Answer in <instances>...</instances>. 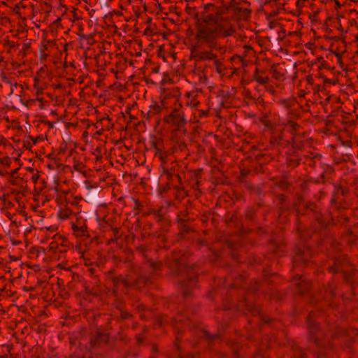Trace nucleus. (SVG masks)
<instances>
[{
    "mask_svg": "<svg viewBox=\"0 0 358 358\" xmlns=\"http://www.w3.org/2000/svg\"><path fill=\"white\" fill-rule=\"evenodd\" d=\"M234 32L235 27L227 17L219 13L208 14L197 23L192 53L202 59H211L215 57L213 50L219 48L218 39Z\"/></svg>",
    "mask_w": 358,
    "mask_h": 358,
    "instance_id": "nucleus-1",
    "label": "nucleus"
},
{
    "mask_svg": "<svg viewBox=\"0 0 358 358\" xmlns=\"http://www.w3.org/2000/svg\"><path fill=\"white\" fill-rule=\"evenodd\" d=\"M188 255L185 252L173 250L165 259L164 264L170 273L178 275L177 285L182 297L185 299L195 296V290L198 288V273L194 267L187 266Z\"/></svg>",
    "mask_w": 358,
    "mask_h": 358,
    "instance_id": "nucleus-2",
    "label": "nucleus"
},
{
    "mask_svg": "<svg viewBox=\"0 0 358 358\" xmlns=\"http://www.w3.org/2000/svg\"><path fill=\"white\" fill-rule=\"evenodd\" d=\"M327 226L322 227L320 232L313 229L312 225H298L297 232L301 239L307 241L311 239L319 247L324 246L328 251L329 266L332 264L331 258L336 256L346 255L340 254L342 252V247L339 242L336 241L328 232Z\"/></svg>",
    "mask_w": 358,
    "mask_h": 358,
    "instance_id": "nucleus-3",
    "label": "nucleus"
},
{
    "mask_svg": "<svg viewBox=\"0 0 358 358\" xmlns=\"http://www.w3.org/2000/svg\"><path fill=\"white\" fill-rule=\"evenodd\" d=\"M332 264L327 268L331 274H340L343 285L350 287L352 295H356L358 287V269L348 255L331 258Z\"/></svg>",
    "mask_w": 358,
    "mask_h": 358,
    "instance_id": "nucleus-4",
    "label": "nucleus"
},
{
    "mask_svg": "<svg viewBox=\"0 0 358 358\" xmlns=\"http://www.w3.org/2000/svg\"><path fill=\"white\" fill-rule=\"evenodd\" d=\"M89 344L95 358H110L115 348V339H110L109 334L99 332L90 337Z\"/></svg>",
    "mask_w": 358,
    "mask_h": 358,
    "instance_id": "nucleus-5",
    "label": "nucleus"
},
{
    "mask_svg": "<svg viewBox=\"0 0 358 358\" xmlns=\"http://www.w3.org/2000/svg\"><path fill=\"white\" fill-rule=\"evenodd\" d=\"M322 311H323L322 307L316 308L315 310H311L306 317L308 341L313 343L317 348H320L322 344L321 339L322 332L315 319L321 314Z\"/></svg>",
    "mask_w": 358,
    "mask_h": 358,
    "instance_id": "nucleus-6",
    "label": "nucleus"
},
{
    "mask_svg": "<svg viewBox=\"0 0 358 358\" xmlns=\"http://www.w3.org/2000/svg\"><path fill=\"white\" fill-rule=\"evenodd\" d=\"M159 324H170L173 327L176 334V341L174 342V347L178 351L182 350L180 343L182 338V334L185 328L189 325V320L183 315H178L176 317H169L167 315H161L159 318Z\"/></svg>",
    "mask_w": 358,
    "mask_h": 358,
    "instance_id": "nucleus-7",
    "label": "nucleus"
},
{
    "mask_svg": "<svg viewBox=\"0 0 358 358\" xmlns=\"http://www.w3.org/2000/svg\"><path fill=\"white\" fill-rule=\"evenodd\" d=\"M170 103H174L175 107L170 114L164 117V121L172 127L180 129L185 125L187 122L185 115L180 110V108H181L182 106L180 103H177L178 100L176 98H171Z\"/></svg>",
    "mask_w": 358,
    "mask_h": 358,
    "instance_id": "nucleus-8",
    "label": "nucleus"
},
{
    "mask_svg": "<svg viewBox=\"0 0 358 358\" xmlns=\"http://www.w3.org/2000/svg\"><path fill=\"white\" fill-rule=\"evenodd\" d=\"M336 285L334 280L327 282L319 289L318 298L324 301L326 306L334 308L336 305L334 303V299L336 296Z\"/></svg>",
    "mask_w": 358,
    "mask_h": 358,
    "instance_id": "nucleus-9",
    "label": "nucleus"
},
{
    "mask_svg": "<svg viewBox=\"0 0 358 358\" xmlns=\"http://www.w3.org/2000/svg\"><path fill=\"white\" fill-rule=\"evenodd\" d=\"M238 308H243L250 313L252 315H259L262 322L266 324H272L275 320L268 316L261 314L262 307L257 304L249 303L246 299L238 303Z\"/></svg>",
    "mask_w": 358,
    "mask_h": 358,
    "instance_id": "nucleus-10",
    "label": "nucleus"
},
{
    "mask_svg": "<svg viewBox=\"0 0 358 358\" xmlns=\"http://www.w3.org/2000/svg\"><path fill=\"white\" fill-rule=\"evenodd\" d=\"M295 256L293 259L294 266H308L310 259L312 256L310 247L308 245L296 246L294 248Z\"/></svg>",
    "mask_w": 358,
    "mask_h": 358,
    "instance_id": "nucleus-11",
    "label": "nucleus"
},
{
    "mask_svg": "<svg viewBox=\"0 0 358 358\" xmlns=\"http://www.w3.org/2000/svg\"><path fill=\"white\" fill-rule=\"evenodd\" d=\"M243 234L233 235L226 240V245L230 250V254L232 259L239 262V252L238 248L243 245Z\"/></svg>",
    "mask_w": 358,
    "mask_h": 358,
    "instance_id": "nucleus-12",
    "label": "nucleus"
},
{
    "mask_svg": "<svg viewBox=\"0 0 358 358\" xmlns=\"http://www.w3.org/2000/svg\"><path fill=\"white\" fill-rule=\"evenodd\" d=\"M248 275L246 273L241 274H229L224 280V286L227 287L231 288H241L243 287L245 281L247 279Z\"/></svg>",
    "mask_w": 358,
    "mask_h": 358,
    "instance_id": "nucleus-13",
    "label": "nucleus"
},
{
    "mask_svg": "<svg viewBox=\"0 0 358 358\" xmlns=\"http://www.w3.org/2000/svg\"><path fill=\"white\" fill-rule=\"evenodd\" d=\"M347 193V189L342 187L338 186L335 187L331 203L336 207L345 208L346 206L343 204V197Z\"/></svg>",
    "mask_w": 358,
    "mask_h": 358,
    "instance_id": "nucleus-14",
    "label": "nucleus"
},
{
    "mask_svg": "<svg viewBox=\"0 0 358 358\" xmlns=\"http://www.w3.org/2000/svg\"><path fill=\"white\" fill-rule=\"evenodd\" d=\"M109 278L113 282L115 292H116V289H118L120 285H124L126 289H129L132 287V282L129 280L128 275H112Z\"/></svg>",
    "mask_w": 358,
    "mask_h": 358,
    "instance_id": "nucleus-15",
    "label": "nucleus"
},
{
    "mask_svg": "<svg viewBox=\"0 0 358 358\" xmlns=\"http://www.w3.org/2000/svg\"><path fill=\"white\" fill-rule=\"evenodd\" d=\"M271 244L273 248H271V250H272L273 254L281 256L282 254L285 252V244L282 235L278 236H273L271 238Z\"/></svg>",
    "mask_w": 358,
    "mask_h": 358,
    "instance_id": "nucleus-16",
    "label": "nucleus"
},
{
    "mask_svg": "<svg viewBox=\"0 0 358 358\" xmlns=\"http://www.w3.org/2000/svg\"><path fill=\"white\" fill-rule=\"evenodd\" d=\"M52 238L54 239V241L50 243L48 247L49 251L57 252V250L59 249V241H60V239H62V241L60 243V245L62 247H68L69 245V242L67 238L62 235L56 234L52 236Z\"/></svg>",
    "mask_w": 358,
    "mask_h": 358,
    "instance_id": "nucleus-17",
    "label": "nucleus"
},
{
    "mask_svg": "<svg viewBox=\"0 0 358 358\" xmlns=\"http://www.w3.org/2000/svg\"><path fill=\"white\" fill-rule=\"evenodd\" d=\"M73 234L81 239V241H86L91 237V235L87 230V225H71Z\"/></svg>",
    "mask_w": 358,
    "mask_h": 358,
    "instance_id": "nucleus-18",
    "label": "nucleus"
},
{
    "mask_svg": "<svg viewBox=\"0 0 358 358\" xmlns=\"http://www.w3.org/2000/svg\"><path fill=\"white\" fill-rule=\"evenodd\" d=\"M170 100L164 98L160 104L157 103H154L150 106V109L148 110V115H154L159 114L162 112L163 108H167L168 104L169 103Z\"/></svg>",
    "mask_w": 358,
    "mask_h": 358,
    "instance_id": "nucleus-19",
    "label": "nucleus"
},
{
    "mask_svg": "<svg viewBox=\"0 0 358 358\" xmlns=\"http://www.w3.org/2000/svg\"><path fill=\"white\" fill-rule=\"evenodd\" d=\"M198 93L195 91L188 92L186 94V104L191 108L196 107L200 101L197 99Z\"/></svg>",
    "mask_w": 358,
    "mask_h": 358,
    "instance_id": "nucleus-20",
    "label": "nucleus"
},
{
    "mask_svg": "<svg viewBox=\"0 0 358 358\" xmlns=\"http://www.w3.org/2000/svg\"><path fill=\"white\" fill-rule=\"evenodd\" d=\"M310 288V283L308 281L301 280L296 283V292L298 294H304L308 292Z\"/></svg>",
    "mask_w": 358,
    "mask_h": 358,
    "instance_id": "nucleus-21",
    "label": "nucleus"
},
{
    "mask_svg": "<svg viewBox=\"0 0 358 358\" xmlns=\"http://www.w3.org/2000/svg\"><path fill=\"white\" fill-rule=\"evenodd\" d=\"M292 350L294 351L293 358H307L308 355L306 350L301 348L296 344L292 346Z\"/></svg>",
    "mask_w": 358,
    "mask_h": 358,
    "instance_id": "nucleus-22",
    "label": "nucleus"
},
{
    "mask_svg": "<svg viewBox=\"0 0 358 358\" xmlns=\"http://www.w3.org/2000/svg\"><path fill=\"white\" fill-rule=\"evenodd\" d=\"M358 235L353 234L352 231L349 230L348 233L343 236V238L345 240L346 243L352 247L355 245L357 241Z\"/></svg>",
    "mask_w": 358,
    "mask_h": 358,
    "instance_id": "nucleus-23",
    "label": "nucleus"
},
{
    "mask_svg": "<svg viewBox=\"0 0 358 358\" xmlns=\"http://www.w3.org/2000/svg\"><path fill=\"white\" fill-rule=\"evenodd\" d=\"M144 264L152 269V271H160L162 268V263L160 261L156 260V261H152L150 259H147Z\"/></svg>",
    "mask_w": 358,
    "mask_h": 358,
    "instance_id": "nucleus-24",
    "label": "nucleus"
},
{
    "mask_svg": "<svg viewBox=\"0 0 358 358\" xmlns=\"http://www.w3.org/2000/svg\"><path fill=\"white\" fill-rule=\"evenodd\" d=\"M202 333H203V336L206 337V338L207 339V341L209 342H212V343L221 339V338L222 336V335L219 332L215 333V334H210L207 330H203L202 331Z\"/></svg>",
    "mask_w": 358,
    "mask_h": 358,
    "instance_id": "nucleus-25",
    "label": "nucleus"
},
{
    "mask_svg": "<svg viewBox=\"0 0 358 358\" xmlns=\"http://www.w3.org/2000/svg\"><path fill=\"white\" fill-rule=\"evenodd\" d=\"M111 230L113 231V233L114 234V238H110L108 241V243L116 241L117 239L120 238L124 234V231L122 229V227H111Z\"/></svg>",
    "mask_w": 358,
    "mask_h": 358,
    "instance_id": "nucleus-26",
    "label": "nucleus"
},
{
    "mask_svg": "<svg viewBox=\"0 0 358 358\" xmlns=\"http://www.w3.org/2000/svg\"><path fill=\"white\" fill-rule=\"evenodd\" d=\"M285 294L278 290H274L269 294V301H280L284 298Z\"/></svg>",
    "mask_w": 358,
    "mask_h": 358,
    "instance_id": "nucleus-27",
    "label": "nucleus"
},
{
    "mask_svg": "<svg viewBox=\"0 0 358 358\" xmlns=\"http://www.w3.org/2000/svg\"><path fill=\"white\" fill-rule=\"evenodd\" d=\"M133 315L129 312L126 308L121 310L119 311V316L117 317V321H122L125 320H130L133 318Z\"/></svg>",
    "mask_w": 358,
    "mask_h": 358,
    "instance_id": "nucleus-28",
    "label": "nucleus"
},
{
    "mask_svg": "<svg viewBox=\"0 0 358 358\" xmlns=\"http://www.w3.org/2000/svg\"><path fill=\"white\" fill-rule=\"evenodd\" d=\"M194 230L192 229V227L189 225L184 224L182 225V229H181V231L179 233L178 236L180 238H188L187 235L191 232H193Z\"/></svg>",
    "mask_w": 358,
    "mask_h": 358,
    "instance_id": "nucleus-29",
    "label": "nucleus"
},
{
    "mask_svg": "<svg viewBox=\"0 0 358 358\" xmlns=\"http://www.w3.org/2000/svg\"><path fill=\"white\" fill-rule=\"evenodd\" d=\"M110 339H115V341L119 340L125 344H127L129 342V338L127 336V335L123 334L122 331H119L116 334L114 338H110Z\"/></svg>",
    "mask_w": 358,
    "mask_h": 358,
    "instance_id": "nucleus-30",
    "label": "nucleus"
},
{
    "mask_svg": "<svg viewBox=\"0 0 358 358\" xmlns=\"http://www.w3.org/2000/svg\"><path fill=\"white\" fill-rule=\"evenodd\" d=\"M132 282V287H135L136 288H141L143 287L146 283V279L143 276L138 277L134 281Z\"/></svg>",
    "mask_w": 358,
    "mask_h": 358,
    "instance_id": "nucleus-31",
    "label": "nucleus"
},
{
    "mask_svg": "<svg viewBox=\"0 0 358 358\" xmlns=\"http://www.w3.org/2000/svg\"><path fill=\"white\" fill-rule=\"evenodd\" d=\"M71 215L69 209H60L58 212V217L60 221L66 220Z\"/></svg>",
    "mask_w": 358,
    "mask_h": 358,
    "instance_id": "nucleus-32",
    "label": "nucleus"
},
{
    "mask_svg": "<svg viewBox=\"0 0 358 358\" xmlns=\"http://www.w3.org/2000/svg\"><path fill=\"white\" fill-rule=\"evenodd\" d=\"M259 288L260 283L255 279L250 282L249 286L248 287V290L252 292H257V290L259 289Z\"/></svg>",
    "mask_w": 358,
    "mask_h": 358,
    "instance_id": "nucleus-33",
    "label": "nucleus"
},
{
    "mask_svg": "<svg viewBox=\"0 0 358 358\" xmlns=\"http://www.w3.org/2000/svg\"><path fill=\"white\" fill-rule=\"evenodd\" d=\"M241 348V346L239 343H235L231 345V349L234 355V358H240L239 352Z\"/></svg>",
    "mask_w": 358,
    "mask_h": 358,
    "instance_id": "nucleus-34",
    "label": "nucleus"
},
{
    "mask_svg": "<svg viewBox=\"0 0 358 358\" xmlns=\"http://www.w3.org/2000/svg\"><path fill=\"white\" fill-rule=\"evenodd\" d=\"M29 252L33 255H36V256H38L39 253H45V249L42 247H33L30 249Z\"/></svg>",
    "mask_w": 358,
    "mask_h": 358,
    "instance_id": "nucleus-35",
    "label": "nucleus"
},
{
    "mask_svg": "<svg viewBox=\"0 0 358 358\" xmlns=\"http://www.w3.org/2000/svg\"><path fill=\"white\" fill-rule=\"evenodd\" d=\"M114 308L118 310V312L121 310L126 308V305L124 302L122 300L117 299L114 302Z\"/></svg>",
    "mask_w": 358,
    "mask_h": 358,
    "instance_id": "nucleus-36",
    "label": "nucleus"
},
{
    "mask_svg": "<svg viewBox=\"0 0 358 358\" xmlns=\"http://www.w3.org/2000/svg\"><path fill=\"white\" fill-rule=\"evenodd\" d=\"M57 230V225H50L49 227H41L40 229V231L41 232H48V231H50V232H54L55 231Z\"/></svg>",
    "mask_w": 358,
    "mask_h": 358,
    "instance_id": "nucleus-37",
    "label": "nucleus"
},
{
    "mask_svg": "<svg viewBox=\"0 0 358 358\" xmlns=\"http://www.w3.org/2000/svg\"><path fill=\"white\" fill-rule=\"evenodd\" d=\"M315 358H330L329 355L324 350H320L315 354Z\"/></svg>",
    "mask_w": 358,
    "mask_h": 358,
    "instance_id": "nucleus-38",
    "label": "nucleus"
},
{
    "mask_svg": "<svg viewBox=\"0 0 358 358\" xmlns=\"http://www.w3.org/2000/svg\"><path fill=\"white\" fill-rule=\"evenodd\" d=\"M136 250L141 254L143 256L145 257V253L147 252V248L145 245H139L136 248Z\"/></svg>",
    "mask_w": 358,
    "mask_h": 358,
    "instance_id": "nucleus-39",
    "label": "nucleus"
},
{
    "mask_svg": "<svg viewBox=\"0 0 358 358\" xmlns=\"http://www.w3.org/2000/svg\"><path fill=\"white\" fill-rule=\"evenodd\" d=\"M135 338H136V340L138 345L143 344L144 341H145V337L143 336V335L142 334H137Z\"/></svg>",
    "mask_w": 358,
    "mask_h": 358,
    "instance_id": "nucleus-40",
    "label": "nucleus"
},
{
    "mask_svg": "<svg viewBox=\"0 0 358 358\" xmlns=\"http://www.w3.org/2000/svg\"><path fill=\"white\" fill-rule=\"evenodd\" d=\"M178 358H196V354L187 353L185 355H178Z\"/></svg>",
    "mask_w": 358,
    "mask_h": 358,
    "instance_id": "nucleus-41",
    "label": "nucleus"
},
{
    "mask_svg": "<svg viewBox=\"0 0 358 358\" xmlns=\"http://www.w3.org/2000/svg\"><path fill=\"white\" fill-rule=\"evenodd\" d=\"M136 309L138 313H143L147 310V307L144 304H139Z\"/></svg>",
    "mask_w": 358,
    "mask_h": 358,
    "instance_id": "nucleus-42",
    "label": "nucleus"
},
{
    "mask_svg": "<svg viewBox=\"0 0 358 358\" xmlns=\"http://www.w3.org/2000/svg\"><path fill=\"white\" fill-rule=\"evenodd\" d=\"M136 354L135 353H131V352L128 351V352H126L124 353V358H129V357L131 356H133L134 357H136Z\"/></svg>",
    "mask_w": 358,
    "mask_h": 358,
    "instance_id": "nucleus-43",
    "label": "nucleus"
},
{
    "mask_svg": "<svg viewBox=\"0 0 358 358\" xmlns=\"http://www.w3.org/2000/svg\"><path fill=\"white\" fill-rule=\"evenodd\" d=\"M32 228H34V229H36L35 227H34V225H30V227H27L25 229H24V235L26 236L27 234L30 233L31 231H32Z\"/></svg>",
    "mask_w": 358,
    "mask_h": 358,
    "instance_id": "nucleus-44",
    "label": "nucleus"
},
{
    "mask_svg": "<svg viewBox=\"0 0 358 358\" xmlns=\"http://www.w3.org/2000/svg\"><path fill=\"white\" fill-rule=\"evenodd\" d=\"M48 56V54L45 53L42 49H41V59H45Z\"/></svg>",
    "mask_w": 358,
    "mask_h": 358,
    "instance_id": "nucleus-45",
    "label": "nucleus"
},
{
    "mask_svg": "<svg viewBox=\"0 0 358 358\" xmlns=\"http://www.w3.org/2000/svg\"><path fill=\"white\" fill-rule=\"evenodd\" d=\"M11 242H12V244L14 245H18V244H21L22 243V241H18V240H13L11 238H10Z\"/></svg>",
    "mask_w": 358,
    "mask_h": 358,
    "instance_id": "nucleus-46",
    "label": "nucleus"
},
{
    "mask_svg": "<svg viewBox=\"0 0 358 358\" xmlns=\"http://www.w3.org/2000/svg\"><path fill=\"white\" fill-rule=\"evenodd\" d=\"M137 325H138V323L137 322H134L133 324H132V328L134 329L137 327Z\"/></svg>",
    "mask_w": 358,
    "mask_h": 358,
    "instance_id": "nucleus-47",
    "label": "nucleus"
},
{
    "mask_svg": "<svg viewBox=\"0 0 358 358\" xmlns=\"http://www.w3.org/2000/svg\"><path fill=\"white\" fill-rule=\"evenodd\" d=\"M10 47H12V48H13V47H15V43H13V42H10Z\"/></svg>",
    "mask_w": 358,
    "mask_h": 358,
    "instance_id": "nucleus-48",
    "label": "nucleus"
},
{
    "mask_svg": "<svg viewBox=\"0 0 358 358\" xmlns=\"http://www.w3.org/2000/svg\"><path fill=\"white\" fill-rule=\"evenodd\" d=\"M72 358H85V357H79V356L74 355Z\"/></svg>",
    "mask_w": 358,
    "mask_h": 358,
    "instance_id": "nucleus-49",
    "label": "nucleus"
},
{
    "mask_svg": "<svg viewBox=\"0 0 358 358\" xmlns=\"http://www.w3.org/2000/svg\"><path fill=\"white\" fill-rule=\"evenodd\" d=\"M130 235H126L125 238L127 241H129Z\"/></svg>",
    "mask_w": 358,
    "mask_h": 358,
    "instance_id": "nucleus-50",
    "label": "nucleus"
},
{
    "mask_svg": "<svg viewBox=\"0 0 358 358\" xmlns=\"http://www.w3.org/2000/svg\"><path fill=\"white\" fill-rule=\"evenodd\" d=\"M0 358H8L7 355H1L0 356Z\"/></svg>",
    "mask_w": 358,
    "mask_h": 358,
    "instance_id": "nucleus-51",
    "label": "nucleus"
},
{
    "mask_svg": "<svg viewBox=\"0 0 358 358\" xmlns=\"http://www.w3.org/2000/svg\"><path fill=\"white\" fill-rule=\"evenodd\" d=\"M141 318L142 320H145V315H144L143 314L141 315Z\"/></svg>",
    "mask_w": 358,
    "mask_h": 358,
    "instance_id": "nucleus-52",
    "label": "nucleus"
},
{
    "mask_svg": "<svg viewBox=\"0 0 358 358\" xmlns=\"http://www.w3.org/2000/svg\"><path fill=\"white\" fill-rule=\"evenodd\" d=\"M64 251H65L64 250L58 249V252H59V253L64 252Z\"/></svg>",
    "mask_w": 358,
    "mask_h": 358,
    "instance_id": "nucleus-53",
    "label": "nucleus"
},
{
    "mask_svg": "<svg viewBox=\"0 0 358 358\" xmlns=\"http://www.w3.org/2000/svg\"><path fill=\"white\" fill-rule=\"evenodd\" d=\"M134 237H135V234H132L131 237L132 241H134Z\"/></svg>",
    "mask_w": 358,
    "mask_h": 358,
    "instance_id": "nucleus-54",
    "label": "nucleus"
},
{
    "mask_svg": "<svg viewBox=\"0 0 358 358\" xmlns=\"http://www.w3.org/2000/svg\"><path fill=\"white\" fill-rule=\"evenodd\" d=\"M199 243H201V245H204V241H199Z\"/></svg>",
    "mask_w": 358,
    "mask_h": 358,
    "instance_id": "nucleus-55",
    "label": "nucleus"
},
{
    "mask_svg": "<svg viewBox=\"0 0 358 358\" xmlns=\"http://www.w3.org/2000/svg\"><path fill=\"white\" fill-rule=\"evenodd\" d=\"M189 311H190L192 314H194V313H196V310H189Z\"/></svg>",
    "mask_w": 358,
    "mask_h": 358,
    "instance_id": "nucleus-56",
    "label": "nucleus"
},
{
    "mask_svg": "<svg viewBox=\"0 0 358 358\" xmlns=\"http://www.w3.org/2000/svg\"><path fill=\"white\" fill-rule=\"evenodd\" d=\"M3 142V138L2 136H0V144Z\"/></svg>",
    "mask_w": 358,
    "mask_h": 358,
    "instance_id": "nucleus-57",
    "label": "nucleus"
},
{
    "mask_svg": "<svg viewBox=\"0 0 358 358\" xmlns=\"http://www.w3.org/2000/svg\"><path fill=\"white\" fill-rule=\"evenodd\" d=\"M85 264H92V263H89V261L87 260L85 262Z\"/></svg>",
    "mask_w": 358,
    "mask_h": 358,
    "instance_id": "nucleus-58",
    "label": "nucleus"
},
{
    "mask_svg": "<svg viewBox=\"0 0 358 358\" xmlns=\"http://www.w3.org/2000/svg\"><path fill=\"white\" fill-rule=\"evenodd\" d=\"M10 257L11 259H13L14 261H16V260H17V259H15V258H13V257H12V256H10Z\"/></svg>",
    "mask_w": 358,
    "mask_h": 358,
    "instance_id": "nucleus-59",
    "label": "nucleus"
},
{
    "mask_svg": "<svg viewBox=\"0 0 358 358\" xmlns=\"http://www.w3.org/2000/svg\"><path fill=\"white\" fill-rule=\"evenodd\" d=\"M146 330H147L146 327H144V328H143V331L145 332Z\"/></svg>",
    "mask_w": 358,
    "mask_h": 358,
    "instance_id": "nucleus-60",
    "label": "nucleus"
},
{
    "mask_svg": "<svg viewBox=\"0 0 358 358\" xmlns=\"http://www.w3.org/2000/svg\"><path fill=\"white\" fill-rule=\"evenodd\" d=\"M69 275L73 276L74 273H70Z\"/></svg>",
    "mask_w": 358,
    "mask_h": 358,
    "instance_id": "nucleus-61",
    "label": "nucleus"
},
{
    "mask_svg": "<svg viewBox=\"0 0 358 358\" xmlns=\"http://www.w3.org/2000/svg\"><path fill=\"white\" fill-rule=\"evenodd\" d=\"M2 249H3V247H1H1H0V250H2Z\"/></svg>",
    "mask_w": 358,
    "mask_h": 358,
    "instance_id": "nucleus-62",
    "label": "nucleus"
},
{
    "mask_svg": "<svg viewBox=\"0 0 358 358\" xmlns=\"http://www.w3.org/2000/svg\"><path fill=\"white\" fill-rule=\"evenodd\" d=\"M62 241V239H60V241H59V243H60Z\"/></svg>",
    "mask_w": 358,
    "mask_h": 358,
    "instance_id": "nucleus-63",
    "label": "nucleus"
},
{
    "mask_svg": "<svg viewBox=\"0 0 358 358\" xmlns=\"http://www.w3.org/2000/svg\"><path fill=\"white\" fill-rule=\"evenodd\" d=\"M150 358H153V357H150Z\"/></svg>",
    "mask_w": 358,
    "mask_h": 358,
    "instance_id": "nucleus-64",
    "label": "nucleus"
}]
</instances>
